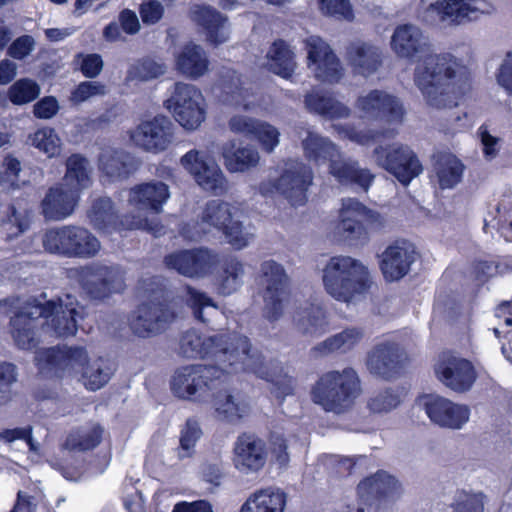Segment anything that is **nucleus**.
I'll use <instances>...</instances> for the list:
<instances>
[{
  "label": "nucleus",
  "mask_w": 512,
  "mask_h": 512,
  "mask_svg": "<svg viewBox=\"0 0 512 512\" xmlns=\"http://www.w3.org/2000/svg\"><path fill=\"white\" fill-rule=\"evenodd\" d=\"M379 219V214L368 209L354 198L342 200L339 210L338 229L349 239H362L367 236L368 226Z\"/></svg>",
  "instance_id": "24"
},
{
  "label": "nucleus",
  "mask_w": 512,
  "mask_h": 512,
  "mask_svg": "<svg viewBox=\"0 0 512 512\" xmlns=\"http://www.w3.org/2000/svg\"><path fill=\"white\" fill-rule=\"evenodd\" d=\"M113 373L114 369L111 363L99 357L93 361H88V364L79 376V381H81L88 390L96 391L109 382Z\"/></svg>",
  "instance_id": "51"
},
{
  "label": "nucleus",
  "mask_w": 512,
  "mask_h": 512,
  "mask_svg": "<svg viewBox=\"0 0 512 512\" xmlns=\"http://www.w3.org/2000/svg\"><path fill=\"white\" fill-rule=\"evenodd\" d=\"M414 261L413 245L405 241L396 242L383 252L380 268L387 281H397L408 274Z\"/></svg>",
  "instance_id": "31"
},
{
  "label": "nucleus",
  "mask_w": 512,
  "mask_h": 512,
  "mask_svg": "<svg viewBox=\"0 0 512 512\" xmlns=\"http://www.w3.org/2000/svg\"><path fill=\"white\" fill-rule=\"evenodd\" d=\"M170 198L167 184L161 181H150L135 185L129 190L128 202L139 210L137 215L147 218L148 211L159 214L163 205Z\"/></svg>",
  "instance_id": "27"
},
{
  "label": "nucleus",
  "mask_w": 512,
  "mask_h": 512,
  "mask_svg": "<svg viewBox=\"0 0 512 512\" xmlns=\"http://www.w3.org/2000/svg\"><path fill=\"white\" fill-rule=\"evenodd\" d=\"M363 336V331L359 328H346L318 343L313 351L319 356L335 352L344 354L354 349L361 342Z\"/></svg>",
  "instance_id": "47"
},
{
  "label": "nucleus",
  "mask_w": 512,
  "mask_h": 512,
  "mask_svg": "<svg viewBox=\"0 0 512 512\" xmlns=\"http://www.w3.org/2000/svg\"><path fill=\"white\" fill-rule=\"evenodd\" d=\"M269 69L283 77L290 78L296 69L295 54L282 40L275 41L267 52Z\"/></svg>",
  "instance_id": "50"
},
{
  "label": "nucleus",
  "mask_w": 512,
  "mask_h": 512,
  "mask_svg": "<svg viewBox=\"0 0 512 512\" xmlns=\"http://www.w3.org/2000/svg\"><path fill=\"white\" fill-rule=\"evenodd\" d=\"M103 429L96 423H89L73 430L66 438L59 455L54 456L50 465L60 471L68 480H76V477L70 473L66 460L72 451H88L99 445L102 439Z\"/></svg>",
  "instance_id": "20"
},
{
  "label": "nucleus",
  "mask_w": 512,
  "mask_h": 512,
  "mask_svg": "<svg viewBox=\"0 0 512 512\" xmlns=\"http://www.w3.org/2000/svg\"><path fill=\"white\" fill-rule=\"evenodd\" d=\"M306 109L326 119H343L349 117L351 111L348 106L338 101L329 92L312 90L305 95Z\"/></svg>",
  "instance_id": "42"
},
{
  "label": "nucleus",
  "mask_w": 512,
  "mask_h": 512,
  "mask_svg": "<svg viewBox=\"0 0 512 512\" xmlns=\"http://www.w3.org/2000/svg\"><path fill=\"white\" fill-rule=\"evenodd\" d=\"M79 319H82V307L70 295L57 301L32 299L11 318V334L19 348L30 350L37 346L40 331L57 337L73 336Z\"/></svg>",
  "instance_id": "2"
},
{
  "label": "nucleus",
  "mask_w": 512,
  "mask_h": 512,
  "mask_svg": "<svg viewBox=\"0 0 512 512\" xmlns=\"http://www.w3.org/2000/svg\"><path fill=\"white\" fill-rule=\"evenodd\" d=\"M190 17L193 22L203 29L206 41L210 44L218 46L229 40L230 25L228 18L216 9L195 4L190 8Z\"/></svg>",
  "instance_id": "28"
},
{
  "label": "nucleus",
  "mask_w": 512,
  "mask_h": 512,
  "mask_svg": "<svg viewBox=\"0 0 512 512\" xmlns=\"http://www.w3.org/2000/svg\"><path fill=\"white\" fill-rule=\"evenodd\" d=\"M429 419L440 427L458 430L470 418V409L465 404L454 403L441 396H425L421 400Z\"/></svg>",
  "instance_id": "23"
},
{
  "label": "nucleus",
  "mask_w": 512,
  "mask_h": 512,
  "mask_svg": "<svg viewBox=\"0 0 512 512\" xmlns=\"http://www.w3.org/2000/svg\"><path fill=\"white\" fill-rule=\"evenodd\" d=\"M247 356H257L259 360L255 363V366H257L260 369H263L266 371V374L264 376H260L258 373H256L253 369H250V367H246L241 372H250L255 374L257 377L265 379L267 381H270L273 385L272 393L277 398H284L288 395L293 394L294 388H295V380L293 377L287 375V374H275L270 370V365L272 363H267L263 357V355L258 352L257 350H252L250 347V351L248 352Z\"/></svg>",
  "instance_id": "48"
},
{
  "label": "nucleus",
  "mask_w": 512,
  "mask_h": 512,
  "mask_svg": "<svg viewBox=\"0 0 512 512\" xmlns=\"http://www.w3.org/2000/svg\"><path fill=\"white\" fill-rule=\"evenodd\" d=\"M401 362L402 351L398 345L381 343L369 353L366 365L371 374L390 378L398 372Z\"/></svg>",
  "instance_id": "37"
},
{
  "label": "nucleus",
  "mask_w": 512,
  "mask_h": 512,
  "mask_svg": "<svg viewBox=\"0 0 512 512\" xmlns=\"http://www.w3.org/2000/svg\"><path fill=\"white\" fill-rule=\"evenodd\" d=\"M211 160L208 159L205 152L191 149L180 158V164L195 180Z\"/></svg>",
  "instance_id": "64"
},
{
  "label": "nucleus",
  "mask_w": 512,
  "mask_h": 512,
  "mask_svg": "<svg viewBox=\"0 0 512 512\" xmlns=\"http://www.w3.org/2000/svg\"><path fill=\"white\" fill-rule=\"evenodd\" d=\"M219 86L226 104L242 107L246 111L252 110L256 106L253 93L243 86V82L234 70L224 68L221 71Z\"/></svg>",
  "instance_id": "39"
},
{
  "label": "nucleus",
  "mask_w": 512,
  "mask_h": 512,
  "mask_svg": "<svg viewBox=\"0 0 512 512\" xmlns=\"http://www.w3.org/2000/svg\"><path fill=\"white\" fill-rule=\"evenodd\" d=\"M464 165L451 153H439L435 156L434 172L441 189H451L462 179Z\"/></svg>",
  "instance_id": "49"
},
{
  "label": "nucleus",
  "mask_w": 512,
  "mask_h": 512,
  "mask_svg": "<svg viewBox=\"0 0 512 512\" xmlns=\"http://www.w3.org/2000/svg\"><path fill=\"white\" fill-rule=\"evenodd\" d=\"M175 69L185 78L197 80L210 70L208 53L199 44L187 43L175 54Z\"/></svg>",
  "instance_id": "34"
},
{
  "label": "nucleus",
  "mask_w": 512,
  "mask_h": 512,
  "mask_svg": "<svg viewBox=\"0 0 512 512\" xmlns=\"http://www.w3.org/2000/svg\"><path fill=\"white\" fill-rule=\"evenodd\" d=\"M29 140L34 148L38 149L48 158H55L61 154L63 143L53 128H40L30 135Z\"/></svg>",
  "instance_id": "54"
},
{
  "label": "nucleus",
  "mask_w": 512,
  "mask_h": 512,
  "mask_svg": "<svg viewBox=\"0 0 512 512\" xmlns=\"http://www.w3.org/2000/svg\"><path fill=\"white\" fill-rule=\"evenodd\" d=\"M98 169L104 177L114 182L128 178L136 167L127 152L109 148L100 153Z\"/></svg>",
  "instance_id": "40"
},
{
  "label": "nucleus",
  "mask_w": 512,
  "mask_h": 512,
  "mask_svg": "<svg viewBox=\"0 0 512 512\" xmlns=\"http://www.w3.org/2000/svg\"><path fill=\"white\" fill-rule=\"evenodd\" d=\"M80 196L64 186L55 185L47 191L41 202L42 213L48 220L59 221L71 216Z\"/></svg>",
  "instance_id": "33"
},
{
  "label": "nucleus",
  "mask_w": 512,
  "mask_h": 512,
  "mask_svg": "<svg viewBox=\"0 0 512 512\" xmlns=\"http://www.w3.org/2000/svg\"><path fill=\"white\" fill-rule=\"evenodd\" d=\"M33 212L23 200H15L4 211L2 226L8 240L18 238L30 229Z\"/></svg>",
  "instance_id": "44"
},
{
  "label": "nucleus",
  "mask_w": 512,
  "mask_h": 512,
  "mask_svg": "<svg viewBox=\"0 0 512 512\" xmlns=\"http://www.w3.org/2000/svg\"><path fill=\"white\" fill-rule=\"evenodd\" d=\"M265 443L253 435H241L234 445L233 465L244 475L259 472L266 464Z\"/></svg>",
  "instance_id": "26"
},
{
  "label": "nucleus",
  "mask_w": 512,
  "mask_h": 512,
  "mask_svg": "<svg viewBox=\"0 0 512 512\" xmlns=\"http://www.w3.org/2000/svg\"><path fill=\"white\" fill-rule=\"evenodd\" d=\"M218 365L192 364L178 368L171 380L173 393L182 399L204 400L226 381L227 375Z\"/></svg>",
  "instance_id": "7"
},
{
  "label": "nucleus",
  "mask_w": 512,
  "mask_h": 512,
  "mask_svg": "<svg viewBox=\"0 0 512 512\" xmlns=\"http://www.w3.org/2000/svg\"><path fill=\"white\" fill-rule=\"evenodd\" d=\"M434 371L444 386L458 393L469 391L477 378L470 361L448 353L439 357Z\"/></svg>",
  "instance_id": "22"
},
{
  "label": "nucleus",
  "mask_w": 512,
  "mask_h": 512,
  "mask_svg": "<svg viewBox=\"0 0 512 512\" xmlns=\"http://www.w3.org/2000/svg\"><path fill=\"white\" fill-rule=\"evenodd\" d=\"M294 326L303 335L318 337L328 330L325 310L316 304L306 303L293 316Z\"/></svg>",
  "instance_id": "43"
},
{
  "label": "nucleus",
  "mask_w": 512,
  "mask_h": 512,
  "mask_svg": "<svg viewBox=\"0 0 512 512\" xmlns=\"http://www.w3.org/2000/svg\"><path fill=\"white\" fill-rule=\"evenodd\" d=\"M40 94L39 85L31 79H20L8 90V97L15 105H23L36 99Z\"/></svg>",
  "instance_id": "58"
},
{
  "label": "nucleus",
  "mask_w": 512,
  "mask_h": 512,
  "mask_svg": "<svg viewBox=\"0 0 512 512\" xmlns=\"http://www.w3.org/2000/svg\"><path fill=\"white\" fill-rule=\"evenodd\" d=\"M224 166L230 173H245L255 169L261 160L256 146L236 139L226 141L221 146Z\"/></svg>",
  "instance_id": "30"
},
{
  "label": "nucleus",
  "mask_w": 512,
  "mask_h": 512,
  "mask_svg": "<svg viewBox=\"0 0 512 512\" xmlns=\"http://www.w3.org/2000/svg\"><path fill=\"white\" fill-rule=\"evenodd\" d=\"M303 44L307 53V66L314 77L323 82H339L344 69L329 44L316 35L306 37Z\"/></svg>",
  "instance_id": "17"
},
{
  "label": "nucleus",
  "mask_w": 512,
  "mask_h": 512,
  "mask_svg": "<svg viewBox=\"0 0 512 512\" xmlns=\"http://www.w3.org/2000/svg\"><path fill=\"white\" fill-rule=\"evenodd\" d=\"M329 174L343 186L358 187L367 192L372 185L375 175L368 169L361 167L357 160L340 156L331 159L328 165Z\"/></svg>",
  "instance_id": "29"
},
{
  "label": "nucleus",
  "mask_w": 512,
  "mask_h": 512,
  "mask_svg": "<svg viewBox=\"0 0 512 512\" xmlns=\"http://www.w3.org/2000/svg\"><path fill=\"white\" fill-rule=\"evenodd\" d=\"M338 133L352 142L365 146L376 141L380 136H395L397 132L394 130L380 131L376 129H365L358 131L354 128H339Z\"/></svg>",
  "instance_id": "60"
},
{
  "label": "nucleus",
  "mask_w": 512,
  "mask_h": 512,
  "mask_svg": "<svg viewBox=\"0 0 512 512\" xmlns=\"http://www.w3.org/2000/svg\"><path fill=\"white\" fill-rule=\"evenodd\" d=\"M485 499L482 492L458 490L451 503L452 512H484Z\"/></svg>",
  "instance_id": "56"
},
{
  "label": "nucleus",
  "mask_w": 512,
  "mask_h": 512,
  "mask_svg": "<svg viewBox=\"0 0 512 512\" xmlns=\"http://www.w3.org/2000/svg\"><path fill=\"white\" fill-rule=\"evenodd\" d=\"M226 383L227 381L219 389L211 393L214 397L213 407L219 418L235 422L249 412L250 406L242 393L226 390L224 388Z\"/></svg>",
  "instance_id": "38"
},
{
  "label": "nucleus",
  "mask_w": 512,
  "mask_h": 512,
  "mask_svg": "<svg viewBox=\"0 0 512 512\" xmlns=\"http://www.w3.org/2000/svg\"><path fill=\"white\" fill-rule=\"evenodd\" d=\"M88 218L96 230L107 234L133 229H144L155 236L163 233V227L157 222L140 215H127L119 220L113 202L108 197H100L93 201L88 211Z\"/></svg>",
  "instance_id": "12"
},
{
  "label": "nucleus",
  "mask_w": 512,
  "mask_h": 512,
  "mask_svg": "<svg viewBox=\"0 0 512 512\" xmlns=\"http://www.w3.org/2000/svg\"><path fill=\"white\" fill-rule=\"evenodd\" d=\"M233 207L222 200H210L203 207L196 221L184 224L181 235L191 241H199L213 231H223L233 217Z\"/></svg>",
  "instance_id": "18"
},
{
  "label": "nucleus",
  "mask_w": 512,
  "mask_h": 512,
  "mask_svg": "<svg viewBox=\"0 0 512 512\" xmlns=\"http://www.w3.org/2000/svg\"><path fill=\"white\" fill-rule=\"evenodd\" d=\"M372 157L379 167L388 171L403 185H408L423 171L415 152L400 142L378 145L373 150Z\"/></svg>",
  "instance_id": "15"
},
{
  "label": "nucleus",
  "mask_w": 512,
  "mask_h": 512,
  "mask_svg": "<svg viewBox=\"0 0 512 512\" xmlns=\"http://www.w3.org/2000/svg\"><path fill=\"white\" fill-rule=\"evenodd\" d=\"M322 13L340 20L352 21L354 12L349 0H319Z\"/></svg>",
  "instance_id": "63"
},
{
  "label": "nucleus",
  "mask_w": 512,
  "mask_h": 512,
  "mask_svg": "<svg viewBox=\"0 0 512 512\" xmlns=\"http://www.w3.org/2000/svg\"><path fill=\"white\" fill-rule=\"evenodd\" d=\"M84 293L94 300H105L125 288L124 272L118 265L94 261L72 271Z\"/></svg>",
  "instance_id": "9"
},
{
  "label": "nucleus",
  "mask_w": 512,
  "mask_h": 512,
  "mask_svg": "<svg viewBox=\"0 0 512 512\" xmlns=\"http://www.w3.org/2000/svg\"><path fill=\"white\" fill-rule=\"evenodd\" d=\"M174 312L161 303L140 305L130 319V327L139 337H150L160 333L174 319Z\"/></svg>",
  "instance_id": "25"
},
{
  "label": "nucleus",
  "mask_w": 512,
  "mask_h": 512,
  "mask_svg": "<svg viewBox=\"0 0 512 512\" xmlns=\"http://www.w3.org/2000/svg\"><path fill=\"white\" fill-rule=\"evenodd\" d=\"M167 70L166 65L163 62L144 59L133 64L127 72V80L129 81H148L155 79L163 74Z\"/></svg>",
  "instance_id": "55"
},
{
  "label": "nucleus",
  "mask_w": 512,
  "mask_h": 512,
  "mask_svg": "<svg viewBox=\"0 0 512 512\" xmlns=\"http://www.w3.org/2000/svg\"><path fill=\"white\" fill-rule=\"evenodd\" d=\"M286 501V494L279 488L259 489L247 498L240 512H284Z\"/></svg>",
  "instance_id": "46"
},
{
  "label": "nucleus",
  "mask_w": 512,
  "mask_h": 512,
  "mask_svg": "<svg viewBox=\"0 0 512 512\" xmlns=\"http://www.w3.org/2000/svg\"><path fill=\"white\" fill-rule=\"evenodd\" d=\"M361 119L381 120L399 126L406 114L402 101L395 95L380 89L361 93L354 104Z\"/></svg>",
  "instance_id": "16"
},
{
  "label": "nucleus",
  "mask_w": 512,
  "mask_h": 512,
  "mask_svg": "<svg viewBox=\"0 0 512 512\" xmlns=\"http://www.w3.org/2000/svg\"><path fill=\"white\" fill-rule=\"evenodd\" d=\"M357 490L359 497L364 500H396L403 493L402 484L396 477L383 470L363 479Z\"/></svg>",
  "instance_id": "35"
},
{
  "label": "nucleus",
  "mask_w": 512,
  "mask_h": 512,
  "mask_svg": "<svg viewBox=\"0 0 512 512\" xmlns=\"http://www.w3.org/2000/svg\"><path fill=\"white\" fill-rule=\"evenodd\" d=\"M252 137L259 142L262 149L267 153H272L280 143L279 130L270 123L262 120H260Z\"/></svg>",
  "instance_id": "62"
},
{
  "label": "nucleus",
  "mask_w": 512,
  "mask_h": 512,
  "mask_svg": "<svg viewBox=\"0 0 512 512\" xmlns=\"http://www.w3.org/2000/svg\"><path fill=\"white\" fill-rule=\"evenodd\" d=\"M129 138L136 147L146 152H163L173 141V123L166 116H155L130 130Z\"/></svg>",
  "instance_id": "19"
},
{
  "label": "nucleus",
  "mask_w": 512,
  "mask_h": 512,
  "mask_svg": "<svg viewBox=\"0 0 512 512\" xmlns=\"http://www.w3.org/2000/svg\"><path fill=\"white\" fill-rule=\"evenodd\" d=\"M42 244L46 252L67 258L90 259L101 250L99 239L88 229L77 225L45 230Z\"/></svg>",
  "instance_id": "6"
},
{
  "label": "nucleus",
  "mask_w": 512,
  "mask_h": 512,
  "mask_svg": "<svg viewBox=\"0 0 512 512\" xmlns=\"http://www.w3.org/2000/svg\"><path fill=\"white\" fill-rule=\"evenodd\" d=\"M390 47L399 58H420L414 70V83L430 107L441 110L458 105L469 79L462 60L450 53H431L429 37L417 25L409 23L395 28Z\"/></svg>",
  "instance_id": "1"
},
{
  "label": "nucleus",
  "mask_w": 512,
  "mask_h": 512,
  "mask_svg": "<svg viewBox=\"0 0 512 512\" xmlns=\"http://www.w3.org/2000/svg\"><path fill=\"white\" fill-rule=\"evenodd\" d=\"M312 400L327 412L348 411L361 394L360 379L352 368L323 374L312 388Z\"/></svg>",
  "instance_id": "5"
},
{
  "label": "nucleus",
  "mask_w": 512,
  "mask_h": 512,
  "mask_svg": "<svg viewBox=\"0 0 512 512\" xmlns=\"http://www.w3.org/2000/svg\"><path fill=\"white\" fill-rule=\"evenodd\" d=\"M195 182L206 192L215 196L225 195L230 188L229 181L220 166L211 160L196 177Z\"/></svg>",
  "instance_id": "52"
},
{
  "label": "nucleus",
  "mask_w": 512,
  "mask_h": 512,
  "mask_svg": "<svg viewBox=\"0 0 512 512\" xmlns=\"http://www.w3.org/2000/svg\"><path fill=\"white\" fill-rule=\"evenodd\" d=\"M164 104L186 130H195L205 121L206 100L202 91L194 84L176 82Z\"/></svg>",
  "instance_id": "10"
},
{
  "label": "nucleus",
  "mask_w": 512,
  "mask_h": 512,
  "mask_svg": "<svg viewBox=\"0 0 512 512\" xmlns=\"http://www.w3.org/2000/svg\"><path fill=\"white\" fill-rule=\"evenodd\" d=\"M346 59L355 74L369 77L382 66V51L378 46L355 42L347 48Z\"/></svg>",
  "instance_id": "36"
},
{
  "label": "nucleus",
  "mask_w": 512,
  "mask_h": 512,
  "mask_svg": "<svg viewBox=\"0 0 512 512\" xmlns=\"http://www.w3.org/2000/svg\"><path fill=\"white\" fill-rule=\"evenodd\" d=\"M219 263L218 254L207 248H194L172 253L165 257L169 269L188 278H204Z\"/></svg>",
  "instance_id": "21"
},
{
  "label": "nucleus",
  "mask_w": 512,
  "mask_h": 512,
  "mask_svg": "<svg viewBox=\"0 0 512 512\" xmlns=\"http://www.w3.org/2000/svg\"><path fill=\"white\" fill-rule=\"evenodd\" d=\"M17 381L16 366L0 362V406L7 404L13 398L12 387Z\"/></svg>",
  "instance_id": "61"
},
{
  "label": "nucleus",
  "mask_w": 512,
  "mask_h": 512,
  "mask_svg": "<svg viewBox=\"0 0 512 512\" xmlns=\"http://www.w3.org/2000/svg\"><path fill=\"white\" fill-rule=\"evenodd\" d=\"M42 374L57 377H79L89 361L87 350L82 346H63L41 349L35 356Z\"/></svg>",
  "instance_id": "13"
},
{
  "label": "nucleus",
  "mask_w": 512,
  "mask_h": 512,
  "mask_svg": "<svg viewBox=\"0 0 512 512\" xmlns=\"http://www.w3.org/2000/svg\"><path fill=\"white\" fill-rule=\"evenodd\" d=\"M312 181L313 172L308 165L298 160H289L277 181H264L258 190L263 196L279 192L291 205L300 206L307 201V190Z\"/></svg>",
  "instance_id": "11"
},
{
  "label": "nucleus",
  "mask_w": 512,
  "mask_h": 512,
  "mask_svg": "<svg viewBox=\"0 0 512 512\" xmlns=\"http://www.w3.org/2000/svg\"><path fill=\"white\" fill-rule=\"evenodd\" d=\"M260 285L263 289L264 317L270 322L279 320L288 299V276L284 267L274 260L262 262Z\"/></svg>",
  "instance_id": "14"
},
{
  "label": "nucleus",
  "mask_w": 512,
  "mask_h": 512,
  "mask_svg": "<svg viewBox=\"0 0 512 512\" xmlns=\"http://www.w3.org/2000/svg\"><path fill=\"white\" fill-rule=\"evenodd\" d=\"M297 136L301 142L303 154L310 162L317 165L331 163V159L340 156V148L311 127H299Z\"/></svg>",
  "instance_id": "32"
},
{
  "label": "nucleus",
  "mask_w": 512,
  "mask_h": 512,
  "mask_svg": "<svg viewBox=\"0 0 512 512\" xmlns=\"http://www.w3.org/2000/svg\"><path fill=\"white\" fill-rule=\"evenodd\" d=\"M222 233L227 242L237 250L247 247L254 238V229L251 226H244L233 217Z\"/></svg>",
  "instance_id": "57"
},
{
  "label": "nucleus",
  "mask_w": 512,
  "mask_h": 512,
  "mask_svg": "<svg viewBox=\"0 0 512 512\" xmlns=\"http://www.w3.org/2000/svg\"><path fill=\"white\" fill-rule=\"evenodd\" d=\"M321 281L326 294L346 306L363 300L373 284L368 266L346 255L327 260L321 269Z\"/></svg>",
  "instance_id": "4"
},
{
  "label": "nucleus",
  "mask_w": 512,
  "mask_h": 512,
  "mask_svg": "<svg viewBox=\"0 0 512 512\" xmlns=\"http://www.w3.org/2000/svg\"><path fill=\"white\" fill-rule=\"evenodd\" d=\"M65 167L66 171L62 184L80 196L93 183V167L90 161L83 155L76 153L67 158Z\"/></svg>",
  "instance_id": "41"
},
{
  "label": "nucleus",
  "mask_w": 512,
  "mask_h": 512,
  "mask_svg": "<svg viewBox=\"0 0 512 512\" xmlns=\"http://www.w3.org/2000/svg\"><path fill=\"white\" fill-rule=\"evenodd\" d=\"M187 304L192 308L195 318L202 322H207L205 312H217V306L214 301L204 292L192 287H187Z\"/></svg>",
  "instance_id": "59"
},
{
  "label": "nucleus",
  "mask_w": 512,
  "mask_h": 512,
  "mask_svg": "<svg viewBox=\"0 0 512 512\" xmlns=\"http://www.w3.org/2000/svg\"><path fill=\"white\" fill-rule=\"evenodd\" d=\"M249 351V339L236 332L202 338L196 331L190 330L180 340V352L187 358L209 359L222 372L239 373L250 367L264 376L266 371L255 366L259 358L247 356Z\"/></svg>",
  "instance_id": "3"
},
{
  "label": "nucleus",
  "mask_w": 512,
  "mask_h": 512,
  "mask_svg": "<svg viewBox=\"0 0 512 512\" xmlns=\"http://www.w3.org/2000/svg\"><path fill=\"white\" fill-rule=\"evenodd\" d=\"M493 10L489 0H437L421 13L420 20L432 27H457Z\"/></svg>",
  "instance_id": "8"
},
{
  "label": "nucleus",
  "mask_w": 512,
  "mask_h": 512,
  "mask_svg": "<svg viewBox=\"0 0 512 512\" xmlns=\"http://www.w3.org/2000/svg\"><path fill=\"white\" fill-rule=\"evenodd\" d=\"M402 401L400 390L387 388L372 394L367 400V408L372 414L384 415L397 409Z\"/></svg>",
  "instance_id": "53"
},
{
  "label": "nucleus",
  "mask_w": 512,
  "mask_h": 512,
  "mask_svg": "<svg viewBox=\"0 0 512 512\" xmlns=\"http://www.w3.org/2000/svg\"><path fill=\"white\" fill-rule=\"evenodd\" d=\"M245 265L236 257L222 260L215 275V285L222 295H231L244 283Z\"/></svg>",
  "instance_id": "45"
}]
</instances>
